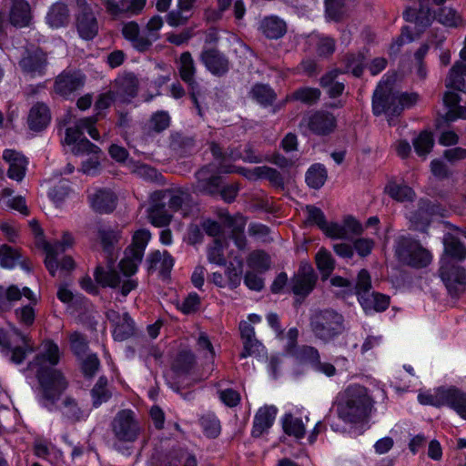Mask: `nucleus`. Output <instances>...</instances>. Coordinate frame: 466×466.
<instances>
[{"instance_id": "61", "label": "nucleus", "mask_w": 466, "mask_h": 466, "mask_svg": "<svg viewBox=\"0 0 466 466\" xmlns=\"http://www.w3.org/2000/svg\"><path fill=\"white\" fill-rule=\"evenodd\" d=\"M100 366L99 360L96 354L87 355L81 363V369L86 377L92 378Z\"/></svg>"}, {"instance_id": "38", "label": "nucleus", "mask_w": 466, "mask_h": 466, "mask_svg": "<svg viewBox=\"0 0 466 466\" xmlns=\"http://www.w3.org/2000/svg\"><path fill=\"white\" fill-rule=\"evenodd\" d=\"M327 170L321 164L312 165L306 173L307 184L315 189L320 188L327 179Z\"/></svg>"}, {"instance_id": "19", "label": "nucleus", "mask_w": 466, "mask_h": 466, "mask_svg": "<svg viewBox=\"0 0 466 466\" xmlns=\"http://www.w3.org/2000/svg\"><path fill=\"white\" fill-rule=\"evenodd\" d=\"M3 158L9 163L7 171L8 177L21 181L25 175L27 166L26 158L19 152L12 149H5L3 153Z\"/></svg>"}, {"instance_id": "45", "label": "nucleus", "mask_w": 466, "mask_h": 466, "mask_svg": "<svg viewBox=\"0 0 466 466\" xmlns=\"http://www.w3.org/2000/svg\"><path fill=\"white\" fill-rule=\"evenodd\" d=\"M93 404L97 407L103 402L107 401L111 397V392L107 389V380L100 377L91 390Z\"/></svg>"}, {"instance_id": "47", "label": "nucleus", "mask_w": 466, "mask_h": 466, "mask_svg": "<svg viewBox=\"0 0 466 466\" xmlns=\"http://www.w3.org/2000/svg\"><path fill=\"white\" fill-rule=\"evenodd\" d=\"M5 296H6V309L10 308V303L18 301L22 296L28 299L30 301L36 302V299L32 292V290L25 287L22 289H20L15 285H11L8 289H5Z\"/></svg>"}, {"instance_id": "14", "label": "nucleus", "mask_w": 466, "mask_h": 466, "mask_svg": "<svg viewBox=\"0 0 466 466\" xmlns=\"http://www.w3.org/2000/svg\"><path fill=\"white\" fill-rule=\"evenodd\" d=\"M200 61L208 71L217 76L226 75L230 68L228 57L217 48L204 49L200 56Z\"/></svg>"}, {"instance_id": "18", "label": "nucleus", "mask_w": 466, "mask_h": 466, "mask_svg": "<svg viewBox=\"0 0 466 466\" xmlns=\"http://www.w3.org/2000/svg\"><path fill=\"white\" fill-rule=\"evenodd\" d=\"M155 199L164 200L165 202L167 200L169 209L177 211L189 205L191 196L187 190L175 187L155 191Z\"/></svg>"}, {"instance_id": "64", "label": "nucleus", "mask_w": 466, "mask_h": 466, "mask_svg": "<svg viewBox=\"0 0 466 466\" xmlns=\"http://www.w3.org/2000/svg\"><path fill=\"white\" fill-rule=\"evenodd\" d=\"M104 5L107 13L115 17L127 14V0H108Z\"/></svg>"}, {"instance_id": "17", "label": "nucleus", "mask_w": 466, "mask_h": 466, "mask_svg": "<svg viewBox=\"0 0 466 466\" xmlns=\"http://www.w3.org/2000/svg\"><path fill=\"white\" fill-rule=\"evenodd\" d=\"M106 316L114 324L113 337L116 340L123 341L134 335L135 324L128 313L120 315L115 310H109Z\"/></svg>"}, {"instance_id": "20", "label": "nucleus", "mask_w": 466, "mask_h": 466, "mask_svg": "<svg viewBox=\"0 0 466 466\" xmlns=\"http://www.w3.org/2000/svg\"><path fill=\"white\" fill-rule=\"evenodd\" d=\"M403 16L407 22L415 24L418 32L424 31L435 19V14L432 15L430 6L427 5H420L418 10L415 8H407Z\"/></svg>"}, {"instance_id": "59", "label": "nucleus", "mask_w": 466, "mask_h": 466, "mask_svg": "<svg viewBox=\"0 0 466 466\" xmlns=\"http://www.w3.org/2000/svg\"><path fill=\"white\" fill-rule=\"evenodd\" d=\"M326 15L328 18L339 21L345 15L343 0H325Z\"/></svg>"}, {"instance_id": "36", "label": "nucleus", "mask_w": 466, "mask_h": 466, "mask_svg": "<svg viewBox=\"0 0 466 466\" xmlns=\"http://www.w3.org/2000/svg\"><path fill=\"white\" fill-rule=\"evenodd\" d=\"M15 332L21 337L22 341L24 342L23 347H15L10 350L9 345L6 347V350L3 352L5 355H10V360L15 364H20L25 358L26 353L34 351V348L29 343V339L25 335H22V333L15 329Z\"/></svg>"}, {"instance_id": "16", "label": "nucleus", "mask_w": 466, "mask_h": 466, "mask_svg": "<svg viewBox=\"0 0 466 466\" xmlns=\"http://www.w3.org/2000/svg\"><path fill=\"white\" fill-rule=\"evenodd\" d=\"M85 84V76L79 71H63L56 78L54 90L62 96H67L80 89Z\"/></svg>"}, {"instance_id": "34", "label": "nucleus", "mask_w": 466, "mask_h": 466, "mask_svg": "<svg viewBox=\"0 0 466 466\" xmlns=\"http://www.w3.org/2000/svg\"><path fill=\"white\" fill-rule=\"evenodd\" d=\"M464 75H466V66L461 62H456L446 79V87L466 92Z\"/></svg>"}, {"instance_id": "12", "label": "nucleus", "mask_w": 466, "mask_h": 466, "mask_svg": "<svg viewBox=\"0 0 466 466\" xmlns=\"http://www.w3.org/2000/svg\"><path fill=\"white\" fill-rule=\"evenodd\" d=\"M76 4L79 9L76 16L77 32L83 39H93L98 32L97 20L86 0H77Z\"/></svg>"}, {"instance_id": "21", "label": "nucleus", "mask_w": 466, "mask_h": 466, "mask_svg": "<svg viewBox=\"0 0 466 466\" xmlns=\"http://www.w3.org/2000/svg\"><path fill=\"white\" fill-rule=\"evenodd\" d=\"M302 357L315 371L323 373L328 377L336 374L335 366L329 362L321 361L319 352L316 348L311 346L303 347Z\"/></svg>"}, {"instance_id": "10", "label": "nucleus", "mask_w": 466, "mask_h": 466, "mask_svg": "<svg viewBox=\"0 0 466 466\" xmlns=\"http://www.w3.org/2000/svg\"><path fill=\"white\" fill-rule=\"evenodd\" d=\"M318 276L308 262H301L299 270L289 280L291 291L301 298L307 297L314 289Z\"/></svg>"}, {"instance_id": "3", "label": "nucleus", "mask_w": 466, "mask_h": 466, "mask_svg": "<svg viewBox=\"0 0 466 466\" xmlns=\"http://www.w3.org/2000/svg\"><path fill=\"white\" fill-rule=\"evenodd\" d=\"M373 400L365 387L360 385L349 386L342 400L338 404V415L345 422L360 423L365 421L371 413Z\"/></svg>"}, {"instance_id": "22", "label": "nucleus", "mask_w": 466, "mask_h": 466, "mask_svg": "<svg viewBox=\"0 0 466 466\" xmlns=\"http://www.w3.org/2000/svg\"><path fill=\"white\" fill-rule=\"evenodd\" d=\"M150 200V206L147 211L150 223L159 228L168 225L172 216L166 209V202L155 199V192L151 195Z\"/></svg>"}, {"instance_id": "63", "label": "nucleus", "mask_w": 466, "mask_h": 466, "mask_svg": "<svg viewBox=\"0 0 466 466\" xmlns=\"http://www.w3.org/2000/svg\"><path fill=\"white\" fill-rule=\"evenodd\" d=\"M15 317L20 324L29 327L33 325L35 318V310L31 305L16 309Z\"/></svg>"}, {"instance_id": "39", "label": "nucleus", "mask_w": 466, "mask_h": 466, "mask_svg": "<svg viewBox=\"0 0 466 466\" xmlns=\"http://www.w3.org/2000/svg\"><path fill=\"white\" fill-rule=\"evenodd\" d=\"M47 21L53 27H60L68 22V9L65 4L56 3L47 14Z\"/></svg>"}, {"instance_id": "49", "label": "nucleus", "mask_w": 466, "mask_h": 466, "mask_svg": "<svg viewBox=\"0 0 466 466\" xmlns=\"http://www.w3.org/2000/svg\"><path fill=\"white\" fill-rule=\"evenodd\" d=\"M389 195L397 201H412L415 193L411 187L406 185L390 184L387 187Z\"/></svg>"}, {"instance_id": "55", "label": "nucleus", "mask_w": 466, "mask_h": 466, "mask_svg": "<svg viewBox=\"0 0 466 466\" xmlns=\"http://www.w3.org/2000/svg\"><path fill=\"white\" fill-rule=\"evenodd\" d=\"M254 174L257 177L267 178L275 187H283V177L276 169L269 167H257L254 168Z\"/></svg>"}, {"instance_id": "6", "label": "nucleus", "mask_w": 466, "mask_h": 466, "mask_svg": "<svg viewBox=\"0 0 466 466\" xmlns=\"http://www.w3.org/2000/svg\"><path fill=\"white\" fill-rule=\"evenodd\" d=\"M395 255L401 263L413 268H424L431 261V253L420 242L408 237L397 239Z\"/></svg>"}, {"instance_id": "23", "label": "nucleus", "mask_w": 466, "mask_h": 466, "mask_svg": "<svg viewBox=\"0 0 466 466\" xmlns=\"http://www.w3.org/2000/svg\"><path fill=\"white\" fill-rule=\"evenodd\" d=\"M197 1L198 0H177V8L170 11L166 16L167 23L174 27L185 25L191 16V11Z\"/></svg>"}, {"instance_id": "28", "label": "nucleus", "mask_w": 466, "mask_h": 466, "mask_svg": "<svg viewBox=\"0 0 466 466\" xmlns=\"http://www.w3.org/2000/svg\"><path fill=\"white\" fill-rule=\"evenodd\" d=\"M259 30L269 39H279L287 31L286 23L278 16H267L260 22Z\"/></svg>"}, {"instance_id": "7", "label": "nucleus", "mask_w": 466, "mask_h": 466, "mask_svg": "<svg viewBox=\"0 0 466 466\" xmlns=\"http://www.w3.org/2000/svg\"><path fill=\"white\" fill-rule=\"evenodd\" d=\"M439 275L450 296L458 298L465 292L466 273L461 266L447 259H442Z\"/></svg>"}, {"instance_id": "27", "label": "nucleus", "mask_w": 466, "mask_h": 466, "mask_svg": "<svg viewBox=\"0 0 466 466\" xmlns=\"http://www.w3.org/2000/svg\"><path fill=\"white\" fill-rule=\"evenodd\" d=\"M460 235L466 238V235L463 233L456 232L446 234L443 244L447 255L458 260H463L466 258V246L461 239Z\"/></svg>"}, {"instance_id": "24", "label": "nucleus", "mask_w": 466, "mask_h": 466, "mask_svg": "<svg viewBox=\"0 0 466 466\" xmlns=\"http://www.w3.org/2000/svg\"><path fill=\"white\" fill-rule=\"evenodd\" d=\"M277 415V408L274 406H264L260 408L254 419L252 435L259 437L268 431L273 424Z\"/></svg>"}, {"instance_id": "60", "label": "nucleus", "mask_w": 466, "mask_h": 466, "mask_svg": "<svg viewBox=\"0 0 466 466\" xmlns=\"http://www.w3.org/2000/svg\"><path fill=\"white\" fill-rule=\"evenodd\" d=\"M208 258L210 263L219 266L226 265V258L223 254L222 244L219 239L214 240V245L208 248Z\"/></svg>"}, {"instance_id": "13", "label": "nucleus", "mask_w": 466, "mask_h": 466, "mask_svg": "<svg viewBox=\"0 0 466 466\" xmlns=\"http://www.w3.org/2000/svg\"><path fill=\"white\" fill-rule=\"evenodd\" d=\"M178 73L180 78L188 86L191 92V98L194 104L198 108V113L201 114L199 105L197 99V93H199V85L195 79L197 68L195 61L189 52H184L180 55L178 60Z\"/></svg>"}, {"instance_id": "53", "label": "nucleus", "mask_w": 466, "mask_h": 466, "mask_svg": "<svg viewBox=\"0 0 466 466\" xmlns=\"http://www.w3.org/2000/svg\"><path fill=\"white\" fill-rule=\"evenodd\" d=\"M445 388L441 387L433 392H422L418 395L420 404L432 405L435 407L444 406Z\"/></svg>"}, {"instance_id": "26", "label": "nucleus", "mask_w": 466, "mask_h": 466, "mask_svg": "<svg viewBox=\"0 0 466 466\" xmlns=\"http://www.w3.org/2000/svg\"><path fill=\"white\" fill-rule=\"evenodd\" d=\"M89 202L92 208L99 213H109L116 208V197L109 190H97L89 196Z\"/></svg>"}, {"instance_id": "62", "label": "nucleus", "mask_w": 466, "mask_h": 466, "mask_svg": "<svg viewBox=\"0 0 466 466\" xmlns=\"http://www.w3.org/2000/svg\"><path fill=\"white\" fill-rule=\"evenodd\" d=\"M99 151V147L86 138H81L77 143L74 144L72 147V153L74 155H96Z\"/></svg>"}, {"instance_id": "32", "label": "nucleus", "mask_w": 466, "mask_h": 466, "mask_svg": "<svg viewBox=\"0 0 466 466\" xmlns=\"http://www.w3.org/2000/svg\"><path fill=\"white\" fill-rule=\"evenodd\" d=\"M137 86L138 81L132 74L118 77L115 82L116 93L124 101L129 100L137 95Z\"/></svg>"}, {"instance_id": "57", "label": "nucleus", "mask_w": 466, "mask_h": 466, "mask_svg": "<svg viewBox=\"0 0 466 466\" xmlns=\"http://www.w3.org/2000/svg\"><path fill=\"white\" fill-rule=\"evenodd\" d=\"M200 424L208 437L215 438L220 433V421L214 414H206L201 417Z\"/></svg>"}, {"instance_id": "41", "label": "nucleus", "mask_w": 466, "mask_h": 466, "mask_svg": "<svg viewBox=\"0 0 466 466\" xmlns=\"http://www.w3.org/2000/svg\"><path fill=\"white\" fill-rule=\"evenodd\" d=\"M142 259L143 256L140 253L137 254L131 249H127L125 251V257L119 263V267L125 276H131L137 272Z\"/></svg>"}, {"instance_id": "58", "label": "nucleus", "mask_w": 466, "mask_h": 466, "mask_svg": "<svg viewBox=\"0 0 466 466\" xmlns=\"http://www.w3.org/2000/svg\"><path fill=\"white\" fill-rule=\"evenodd\" d=\"M70 349L77 357H82L88 349V343L86 337L75 331L69 335Z\"/></svg>"}, {"instance_id": "4", "label": "nucleus", "mask_w": 466, "mask_h": 466, "mask_svg": "<svg viewBox=\"0 0 466 466\" xmlns=\"http://www.w3.org/2000/svg\"><path fill=\"white\" fill-rule=\"evenodd\" d=\"M309 326L315 338L324 344L331 342L345 330L343 316L331 309L316 310L309 319Z\"/></svg>"}, {"instance_id": "15", "label": "nucleus", "mask_w": 466, "mask_h": 466, "mask_svg": "<svg viewBox=\"0 0 466 466\" xmlns=\"http://www.w3.org/2000/svg\"><path fill=\"white\" fill-rule=\"evenodd\" d=\"M74 238L68 232L63 234L62 239L55 244L46 242L44 250L46 252L45 265L52 276L56 275L58 268L57 257L64 253L68 248L72 247Z\"/></svg>"}, {"instance_id": "5", "label": "nucleus", "mask_w": 466, "mask_h": 466, "mask_svg": "<svg viewBox=\"0 0 466 466\" xmlns=\"http://www.w3.org/2000/svg\"><path fill=\"white\" fill-rule=\"evenodd\" d=\"M99 238L106 257L109 258L107 267L105 268L98 266L95 271L96 280L104 287L116 288L120 283V275L112 268L114 262V245L117 243L120 238L119 231L100 228L98 230Z\"/></svg>"}, {"instance_id": "30", "label": "nucleus", "mask_w": 466, "mask_h": 466, "mask_svg": "<svg viewBox=\"0 0 466 466\" xmlns=\"http://www.w3.org/2000/svg\"><path fill=\"white\" fill-rule=\"evenodd\" d=\"M444 405L453 409L461 418L466 419V393L451 387L445 388Z\"/></svg>"}, {"instance_id": "11", "label": "nucleus", "mask_w": 466, "mask_h": 466, "mask_svg": "<svg viewBox=\"0 0 466 466\" xmlns=\"http://www.w3.org/2000/svg\"><path fill=\"white\" fill-rule=\"evenodd\" d=\"M46 66V54L40 48L35 46L26 48L19 61L22 71L31 77L44 76Z\"/></svg>"}, {"instance_id": "1", "label": "nucleus", "mask_w": 466, "mask_h": 466, "mask_svg": "<svg viewBox=\"0 0 466 466\" xmlns=\"http://www.w3.org/2000/svg\"><path fill=\"white\" fill-rule=\"evenodd\" d=\"M60 350L58 346L52 341L44 343V352L37 355L30 367H38L37 378L43 388L44 397L54 400L67 387V382L63 374L56 369L46 367V362L55 366L59 362Z\"/></svg>"}, {"instance_id": "44", "label": "nucleus", "mask_w": 466, "mask_h": 466, "mask_svg": "<svg viewBox=\"0 0 466 466\" xmlns=\"http://www.w3.org/2000/svg\"><path fill=\"white\" fill-rule=\"evenodd\" d=\"M195 364V356L191 351L183 350L176 357L172 368L179 374L187 373Z\"/></svg>"}, {"instance_id": "2", "label": "nucleus", "mask_w": 466, "mask_h": 466, "mask_svg": "<svg viewBox=\"0 0 466 466\" xmlns=\"http://www.w3.org/2000/svg\"><path fill=\"white\" fill-rule=\"evenodd\" d=\"M419 99L417 93L394 90L391 81L387 79L380 82L373 93L372 111L375 116H399L404 109L414 106Z\"/></svg>"}, {"instance_id": "31", "label": "nucleus", "mask_w": 466, "mask_h": 466, "mask_svg": "<svg viewBox=\"0 0 466 466\" xmlns=\"http://www.w3.org/2000/svg\"><path fill=\"white\" fill-rule=\"evenodd\" d=\"M174 258L167 251H154L147 258L148 270H153L159 265L160 273L164 277L169 275L174 266Z\"/></svg>"}, {"instance_id": "8", "label": "nucleus", "mask_w": 466, "mask_h": 466, "mask_svg": "<svg viewBox=\"0 0 466 466\" xmlns=\"http://www.w3.org/2000/svg\"><path fill=\"white\" fill-rule=\"evenodd\" d=\"M112 431L120 441L133 442L140 432V424L131 410H122L112 421Z\"/></svg>"}, {"instance_id": "56", "label": "nucleus", "mask_w": 466, "mask_h": 466, "mask_svg": "<svg viewBox=\"0 0 466 466\" xmlns=\"http://www.w3.org/2000/svg\"><path fill=\"white\" fill-rule=\"evenodd\" d=\"M151 238V234L147 229H139L133 236L132 245L127 248L141 254L144 257L146 247Z\"/></svg>"}, {"instance_id": "29", "label": "nucleus", "mask_w": 466, "mask_h": 466, "mask_svg": "<svg viewBox=\"0 0 466 466\" xmlns=\"http://www.w3.org/2000/svg\"><path fill=\"white\" fill-rule=\"evenodd\" d=\"M196 177L198 179L196 187L198 191L210 195H213L218 191L220 177L211 174L208 167H203L198 170Z\"/></svg>"}, {"instance_id": "52", "label": "nucleus", "mask_w": 466, "mask_h": 466, "mask_svg": "<svg viewBox=\"0 0 466 466\" xmlns=\"http://www.w3.org/2000/svg\"><path fill=\"white\" fill-rule=\"evenodd\" d=\"M248 264L254 269L265 272L270 268V258L264 251H253L248 256Z\"/></svg>"}, {"instance_id": "43", "label": "nucleus", "mask_w": 466, "mask_h": 466, "mask_svg": "<svg viewBox=\"0 0 466 466\" xmlns=\"http://www.w3.org/2000/svg\"><path fill=\"white\" fill-rule=\"evenodd\" d=\"M318 269L324 278H328L335 268V260L329 251L321 248L315 256Z\"/></svg>"}, {"instance_id": "37", "label": "nucleus", "mask_w": 466, "mask_h": 466, "mask_svg": "<svg viewBox=\"0 0 466 466\" xmlns=\"http://www.w3.org/2000/svg\"><path fill=\"white\" fill-rule=\"evenodd\" d=\"M253 99L264 106L272 105L277 98L275 91L268 85L256 84L250 90Z\"/></svg>"}, {"instance_id": "33", "label": "nucleus", "mask_w": 466, "mask_h": 466, "mask_svg": "<svg viewBox=\"0 0 466 466\" xmlns=\"http://www.w3.org/2000/svg\"><path fill=\"white\" fill-rule=\"evenodd\" d=\"M31 18L29 4L25 1H16L10 13L11 24L16 27H25L29 25Z\"/></svg>"}, {"instance_id": "54", "label": "nucleus", "mask_w": 466, "mask_h": 466, "mask_svg": "<svg viewBox=\"0 0 466 466\" xmlns=\"http://www.w3.org/2000/svg\"><path fill=\"white\" fill-rule=\"evenodd\" d=\"M433 144L431 133L428 131L421 132L413 141L415 151L420 157H426L431 152Z\"/></svg>"}, {"instance_id": "9", "label": "nucleus", "mask_w": 466, "mask_h": 466, "mask_svg": "<svg viewBox=\"0 0 466 466\" xmlns=\"http://www.w3.org/2000/svg\"><path fill=\"white\" fill-rule=\"evenodd\" d=\"M299 127H306L318 136H328L336 129L337 119L331 113L319 110L305 116Z\"/></svg>"}, {"instance_id": "46", "label": "nucleus", "mask_w": 466, "mask_h": 466, "mask_svg": "<svg viewBox=\"0 0 466 466\" xmlns=\"http://www.w3.org/2000/svg\"><path fill=\"white\" fill-rule=\"evenodd\" d=\"M359 300L365 310L370 309L372 305L376 311H382L386 309L390 304L389 297L380 293H373L370 299L361 295Z\"/></svg>"}, {"instance_id": "50", "label": "nucleus", "mask_w": 466, "mask_h": 466, "mask_svg": "<svg viewBox=\"0 0 466 466\" xmlns=\"http://www.w3.org/2000/svg\"><path fill=\"white\" fill-rule=\"evenodd\" d=\"M283 429L287 434L292 435L298 439L302 438L305 434V426L302 420L292 415L285 416L283 419Z\"/></svg>"}, {"instance_id": "51", "label": "nucleus", "mask_w": 466, "mask_h": 466, "mask_svg": "<svg viewBox=\"0 0 466 466\" xmlns=\"http://www.w3.org/2000/svg\"><path fill=\"white\" fill-rule=\"evenodd\" d=\"M21 255L19 252L5 245H0V266L6 268H14L19 261Z\"/></svg>"}, {"instance_id": "35", "label": "nucleus", "mask_w": 466, "mask_h": 466, "mask_svg": "<svg viewBox=\"0 0 466 466\" xmlns=\"http://www.w3.org/2000/svg\"><path fill=\"white\" fill-rule=\"evenodd\" d=\"M320 95L321 92L319 88L304 86L287 96L285 101H299L307 105H313L319 100Z\"/></svg>"}, {"instance_id": "25", "label": "nucleus", "mask_w": 466, "mask_h": 466, "mask_svg": "<svg viewBox=\"0 0 466 466\" xmlns=\"http://www.w3.org/2000/svg\"><path fill=\"white\" fill-rule=\"evenodd\" d=\"M50 119L48 107L43 103H36L29 111L27 122L30 129L41 131L47 127Z\"/></svg>"}, {"instance_id": "48", "label": "nucleus", "mask_w": 466, "mask_h": 466, "mask_svg": "<svg viewBox=\"0 0 466 466\" xmlns=\"http://www.w3.org/2000/svg\"><path fill=\"white\" fill-rule=\"evenodd\" d=\"M170 117L165 111H157L150 117L147 128L148 133H160L169 127Z\"/></svg>"}, {"instance_id": "40", "label": "nucleus", "mask_w": 466, "mask_h": 466, "mask_svg": "<svg viewBox=\"0 0 466 466\" xmlns=\"http://www.w3.org/2000/svg\"><path fill=\"white\" fill-rule=\"evenodd\" d=\"M435 19L439 23L450 27H457L462 25L461 16L451 7L444 6L439 8L435 13Z\"/></svg>"}, {"instance_id": "42", "label": "nucleus", "mask_w": 466, "mask_h": 466, "mask_svg": "<svg viewBox=\"0 0 466 466\" xmlns=\"http://www.w3.org/2000/svg\"><path fill=\"white\" fill-rule=\"evenodd\" d=\"M227 221L228 226L233 227L232 238L235 245L239 249H245L247 246V239L243 232L246 224L245 220L242 217H239L238 218H232L231 217H228Z\"/></svg>"}]
</instances>
